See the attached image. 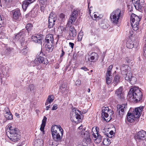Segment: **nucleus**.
Segmentation results:
<instances>
[{
    "mask_svg": "<svg viewBox=\"0 0 146 146\" xmlns=\"http://www.w3.org/2000/svg\"><path fill=\"white\" fill-rule=\"evenodd\" d=\"M78 15V11L77 10H74L72 15L68 20L67 24V27H70L69 35L67 36L68 39L74 40L76 35L77 33L74 27L72 25L75 22Z\"/></svg>",
    "mask_w": 146,
    "mask_h": 146,
    "instance_id": "nucleus-1",
    "label": "nucleus"
},
{
    "mask_svg": "<svg viewBox=\"0 0 146 146\" xmlns=\"http://www.w3.org/2000/svg\"><path fill=\"white\" fill-rule=\"evenodd\" d=\"M52 135L53 139L56 141H59L61 139L63 133V130L60 125H52L51 129Z\"/></svg>",
    "mask_w": 146,
    "mask_h": 146,
    "instance_id": "nucleus-2",
    "label": "nucleus"
},
{
    "mask_svg": "<svg viewBox=\"0 0 146 146\" xmlns=\"http://www.w3.org/2000/svg\"><path fill=\"white\" fill-rule=\"evenodd\" d=\"M128 96L130 97H132L134 101H139L141 99L142 94L138 87L133 86L130 89Z\"/></svg>",
    "mask_w": 146,
    "mask_h": 146,
    "instance_id": "nucleus-3",
    "label": "nucleus"
},
{
    "mask_svg": "<svg viewBox=\"0 0 146 146\" xmlns=\"http://www.w3.org/2000/svg\"><path fill=\"white\" fill-rule=\"evenodd\" d=\"M123 13L120 9H117L111 13L110 16L111 21L114 24H119L122 18Z\"/></svg>",
    "mask_w": 146,
    "mask_h": 146,
    "instance_id": "nucleus-4",
    "label": "nucleus"
},
{
    "mask_svg": "<svg viewBox=\"0 0 146 146\" xmlns=\"http://www.w3.org/2000/svg\"><path fill=\"white\" fill-rule=\"evenodd\" d=\"M19 130L17 128H12V126L9 127V130L6 133L7 135L10 139L13 141H17L20 137L18 134Z\"/></svg>",
    "mask_w": 146,
    "mask_h": 146,
    "instance_id": "nucleus-5",
    "label": "nucleus"
},
{
    "mask_svg": "<svg viewBox=\"0 0 146 146\" xmlns=\"http://www.w3.org/2000/svg\"><path fill=\"white\" fill-rule=\"evenodd\" d=\"M141 18V17L134 13L131 14L130 18L131 25L134 31H136L139 29V25Z\"/></svg>",
    "mask_w": 146,
    "mask_h": 146,
    "instance_id": "nucleus-6",
    "label": "nucleus"
},
{
    "mask_svg": "<svg viewBox=\"0 0 146 146\" xmlns=\"http://www.w3.org/2000/svg\"><path fill=\"white\" fill-rule=\"evenodd\" d=\"M27 33V31L25 30L21 31L19 33L17 34L15 36V39L17 41H19L21 43L22 46L24 43H23L25 40V36Z\"/></svg>",
    "mask_w": 146,
    "mask_h": 146,
    "instance_id": "nucleus-7",
    "label": "nucleus"
},
{
    "mask_svg": "<svg viewBox=\"0 0 146 146\" xmlns=\"http://www.w3.org/2000/svg\"><path fill=\"white\" fill-rule=\"evenodd\" d=\"M143 108V106L136 108L135 109L130 108L129 110V112L132 113L135 115L136 117L138 118L141 115L142 110Z\"/></svg>",
    "mask_w": 146,
    "mask_h": 146,
    "instance_id": "nucleus-8",
    "label": "nucleus"
},
{
    "mask_svg": "<svg viewBox=\"0 0 146 146\" xmlns=\"http://www.w3.org/2000/svg\"><path fill=\"white\" fill-rule=\"evenodd\" d=\"M132 2L137 10L140 11L142 10L143 7L144 0H132Z\"/></svg>",
    "mask_w": 146,
    "mask_h": 146,
    "instance_id": "nucleus-9",
    "label": "nucleus"
},
{
    "mask_svg": "<svg viewBox=\"0 0 146 146\" xmlns=\"http://www.w3.org/2000/svg\"><path fill=\"white\" fill-rule=\"evenodd\" d=\"M56 17V15L53 13H51L49 15L48 18V27L49 28H51L53 27L54 25Z\"/></svg>",
    "mask_w": 146,
    "mask_h": 146,
    "instance_id": "nucleus-10",
    "label": "nucleus"
},
{
    "mask_svg": "<svg viewBox=\"0 0 146 146\" xmlns=\"http://www.w3.org/2000/svg\"><path fill=\"white\" fill-rule=\"evenodd\" d=\"M80 111L78 110H76V108H73L72 109V111L70 114V119L71 120L73 121L74 120L73 118H76L77 119H80V115L81 114Z\"/></svg>",
    "mask_w": 146,
    "mask_h": 146,
    "instance_id": "nucleus-11",
    "label": "nucleus"
},
{
    "mask_svg": "<svg viewBox=\"0 0 146 146\" xmlns=\"http://www.w3.org/2000/svg\"><path fill=\"white\" fill-rule=\"evenodd\" d=\"M127 104H122L121 105H117V111L119 113V117H122L124 114V111L127 109Z\"/></svg>",
    "mask_w": 146,
    "mask_h": 146,
    "instance_id": "nucleus-12",
    "label": "nucleus"
},
{
    "mask_svg": "<svg viewBox=\"0 0 146 146\" xmlns=\"http://www.w3.org/2000/svg\"><path fill=\"white\" fill-rule=\"evenodd\" d=\"M109 109L108 107H103L102 108L101 117L102 118H104L107 122H108L110 119L109 118L106 119L105 118L108 117V112H109Z\"/></svg>",
    "mask_w": 146,
    "mask_h": 146,
    "instance_id": "nucleus-13",
    "label": "nucleus"
},
{
    "mask_svg": "<svg viewBox=\"0 0 146 146\" xmlns=\"http://www.w3.org/2000/svg\"><path fill=\"white\" fill-rule=\"evenodd\" d=\"M129 67L128 65H125L122 66L121 67V70L123 71V72H124L125 74V77L129 76L130 80L131 79V77H133L134 76L132 74V73L130 71H128V68Z\"/></svg>",
    "mask_w": 146,
    "mask_h": 146,
    "instance_id": "nucleus-14",
    "label": "nucleus"
},
{
    "mask_svg": "<svg viewBox=\"0 0 146 146\" xmlns=\"http://www.w3.org/2000/svg\"><path fill=\"white\" fill-rule=\"evenodd\" d=\"M85 129H83L81 133V136L84 138L85 140L88 142H90L91 139L90 138L89 133L87 131H84Z\"/></svg>",
    "mask_w": 146,
    "mask_h": 146,
    "instance_id": "nucleus-15",
    "label": "nucleus"
},
{
    "mask_svg": "<svg viewBox=\"0 0 146 146\" xmlns=\"http://www.w3.org/2000/svg\"><path fill=\"white\" fill-rule=\"evenodd\" d=\"M146 133L143 130H141L139 131L137 133L136 138L139 141L141 140H144L145 139Z\"/></svg>",
    "mask_w": 146,
    "mask_h": 146,
    "instance_id": "nucleus-16",
    "label": "nucleus"
},
{
    "mask_svg": "<svg viewBox=\"0 0 146 146\" xmlns=\"http://www.w3.org/2000/svg\"><path fill=\"white\" fill-rule=\"evenodd\" d=\"M4 115L7 120H11L13 119V115L7 107L5 109Z\"/></svg>",
    "mask_w": 146,
    "mask_h": 146,
    "instance_id": "nucleus-17",
    "label": "nucleus"
},
{
    "mask_svg": "<svg viewBox=\"0 0 146 146\" xmlns=\"http://www.w3.org/2000/svg\"><path fill=\"white\" fill-rule=\"evenodd\" d=\"M127 120L129 122H133L137 118L133 113L131 112H129V110L127 113Z\"/></svg>",
    "mask_w": 146,
    "mask_h": 146,
    "instance_id": "nucleus-18",
    "label": "nucleus"
},
{
    "mask_svg": "<svg viewBox=\"0 0 146 146\" xmlns=\"http://www.w3.org/2000/svg\"><path fill=\"white\" fill-rule=\"evenodd\" d=\"M13 17L14 19H17L21 15L20 11L19 9H16L12 11Z\"/></svg>",
    "mask_w": 146,
    "mask_h": 146,
    "instance_id": "nucleus-19",
    "label": "nucleus"
},
{
    "mask_svg": "<svg viewBox=\"0 0 146 146\" xmlns=\"http://www.w3.org/2000/svg\"><path fill=\"white\" fill-rule=\"evenodd\" d=\"M115 94L119 98H123L124 93L123 91L122 88L120 87L116 90Z\"/></svg>",
    "mask_w": 146,
    "mask_h": 146,
    "instance_id": "nucleus-20",
    "label": "nucleus"
},
{
    "mask_svg": "<svg viewBox=\"0 0 146 146\" xmlns=\"http://www.w3.org/2000/svg\"><path fill=\"white\" fill-rule=\"evenodd\" d=\"M69 87L66 84H63L61 85L60 87V91L62 94H67L68 91Z\"/></svg>",
    "mask_w": 146,
    "mask_h": 146,
    "instance_id": "nucleus-21",
    "label": "nucleus"
},
{
    "mask_svg": "<svg viewBox=\"0 0 146 146\" xmlns=\"http://www.w3.org/2000/svg\"><path fill=\"white\" fill-rule=\"evenodd\" d=\"M42 35H37L35 36H33L32 37V40L34 42L38 43L41 44V39L42 37Z\"/></svg>",
    "mask_w": 146,
    "mask_h": 146,
    "instance_id": "nucleus-22",
    "label": "nucleus"
},
{
    "mask_svg": "<svg viewBox=\"0 0 146 146\" xmlns=\"http://www.w3.org/2000/svg\"><path fill=\"white\" fill-rule=\"evenodd\" d=\"M99 57V56L97 53L93 52L91 53L90 59L91 62H95L98 60Z\"/></svg>",
    "mask_w": 146,
    "mask_h": 146,
    "instance_id": "nucleus-23",
    "label": "nucleus"
},
{
    "mask_svg": "<svg viewBox=\"0 0 146 146\" xmlns=\"http://www.w3.org/2000/svg\"><path fill=\"white\" fill-rule=\"evenodd\" d=\"M4 53L5 55L9 54L11 52L14 51V49L13 48L7 46L4 47Z\"/></svg>",
    "mask_w": 146,
    "mask_h": 146,
    "instance_id": "nucleus-24",
    "label": "nucleus"
},
{
    "mask_svg": "<svg viewBox=\"0 0 146 146\" xmlns=\"http://www.w3.org/2000/svg\"><path fill=\"white\" fill-rule=\"evenodd\" d=\"M54 41L53 35L52 34L47 35L45 38V42L46 43L53 42Z\"/></svg>",
    "mask_w": 146,
    "mask_h": 146,
    "instance_id": "nucleus-25",
    "label": "nucleus"
},
{
    "mask_svg": "<svg viewBox=\"0 0 146 146\" xmlns=\"http://www.w3.org/2000/svg\"><path fill=\"white\" fill-rule=\"evenodd\" d=\"M96 130V134H97V137L95 139V141L97 143H100L102 139L101 136L98 133L99 131V128L98 127H96L95 128Z\"/></svg>",
    "mask_w": 146,
    "mask_h": 146,
    "instance_id": "nucleus-26",
    "label": "nucleus"
},
{
    "mask_svg": "<svg viewBox=\"0 0 146 146\" xmlns=\"http://www.w3.org/2000/svg\"><path fill=\"white\" fill-rule=\"evenodd\" d=\"M129 78H130L129 76L125 77V80L129 82L131 84H134L136 83L137 81V79L134 76L133 77H131L132 78L131 80H130V79Z\"/></svg>",
    "mask_w": 146,
    "mask_h": 146,
    "instance_id": "nucleus-27",
    "label": "nucleus"
},
{
    "mask_svg": "<svg viewBox=\"0 0 146 146\" xmlns=\"http://www.w3.org/2000/svg\"><path fill=\"white\" fill-rule=\"evenodd\" d=\"M38 58L40 63H42L46 65L48 63V61L46 58L40 56Z\"/></svg>",
    "mask_w": 146,
    "mask_h": 146,
    "instance_id": "nucleus-28",
    "label": "nucleus"
},
{
    "mask_svg": "<svg viewBox=\"0 0 146 146\" xmlns=\"http://www.w3.org/2000/svg\"><path fill=\"white\" fill-rule=\"evenodd\" d=\"M47 119V118L45 116H44L42 120V124L40 129L41 131H42L43 132H44V128L46 125Z\"/></svg>",
    "mask_w": 146,
    "mask_h": 146,
    "instance_id": "nucleus-29",
    "label": "nucleus"
},
{
    "mask_svg": "<svg viewBox=\"0 0 146 146\" xmlns=\"http://www.w3.org/2000/svg\"><path fill=\"white\" fill-rule=\"evenodd\" d=\"M54 100V96L52 95H50L48 96L45 105H47L48 104H51Z\"/></svg>",
    "mask_w": 146,
    "mask_h": 146,
    "instance_id": "nucleus-30",
    "label": "nucleus"
},
{
    "mask_svg": "<svg viewBox=\"0 0 146 146\" xmlns=\"http://www.w3.org/2000/svg\"><path fill=\"white\" fill-rule=\"evenodd\" d=\"M134 44L131 39H129L126 42V46L129 48H132L134 46Z\"/></svg>",
    "mask_w": 146,
    "mask_h": 146,
    "instance_id": "nucleus-31",
    "label": "nucleus"
},
{
    "mask_svg": "<svg viewBox=\"0 0 146 146\" xmlns=\"http://www.w3.org/2000/svg\"><path fill=\"white\" fill-rule=\"evenodd\" d=\"M43 141L40 139H37L34 142V146H43Z\"/></svg>",
    "mask_w": 146,
    "mask_h": 146,
    "instance_id": "nucleus-32",
    "label": "nucleus"
},
{
    "mask_svg": "<svg viewBox=\"0 0 146 146\" xmlns=\"http://www.w3.org/2000/svg\"><path fill=\"white\" fill-rule=\"evenodd\" d=\"M29 1H27V0H25L23 1V3L22 5V7L24 11H25L28 5L31 3Z\"/></svg>",
    "mask_w": 146,
    "mask_h": 146,
    "instance_id": "nucleus-33",
    "label": "nucleus"
},
{
    "mask_svg": "<svg viewBox=\"0 0 146 146\" xmlns=\"http://www.w3.org/2000/svg\"><path fill=\"white\" fill-rule=\"evenodd\" d=\"M46 46L47 48L48 49L49 52H52L54 48V43L52 42L51 43H46Z\"/></svg>",
    "mask_w": 146,
    "mask_h": 146,
    "instance_id": "nucleus-34",
    "label": "nucleus"
},
{
    "mask_svg": "<svg viewBox=\"0 0 146 146\" xmlns=\"http://www.w3.org/2000/svg\"><path fill=\"white\" fill-rule=\"evenodd\" d=\"M119 82V76L118 75L115 76L112 84L114 86H116Z\"/></svg>",
    "mask_w": 146,
    "mask_h": 146,
    "instance_id": "nucleus-35",
    "label": "nucleus"
},
{
    "mask_svg": "<svg viewBox=\"0 0 146 146\" xmlns=\"http://www.w3.org/2000/svg\"><path fill=\"white\" fill-rule=\"evenodd\" d=\"M106 82L107 84H110L111 82L112 75L106 74Z\"/></svg>",
    "mask_w": 146,
    "mask_h": 146,
    "instance_id": "nucleus-36",
    "label": "nucleus"
},
{
    "mask_svg": "<svg viewBox=\"0 0 146 146\" xmlns=\"http://www.w3.org/2000/svg\"><path fill=\"white\" fill-rule=\"evenodd\" d=\"M111 143L110 140L108 138L104 139L103 140V144L106 146H107L109 145Z\"/></svg>",
    "mask_w": 146,
    "mask_h": 146,
    "instance_id": "nucleus-37",
    "label": "nucleus"
},
{
    "mask_svg": "<svg viewBox=\"0 0 146 146\" xmlns=\"http://www.w3.org/2000/svg\"><path fill=\"white\" fill-rule=\"evenodd\" d=\"M33 25L31 24H28L26 26V28L28 33L32 29Z\"/></svg>",
    "mask_w": 146,
    "mask_h": 146,
    "instance_id": "nucleus-38",
    "label": "nucleus"
},
{
    "mask_svg": "<svg viewBox=\"0 0 146 146\" xmlns=\"http://www.w3.org/2000/svg\"><path fill=\"white\" fill-rule=\"evenodd\" d=\"M113 67L112 65H111L109 66L106 74H107V75H108V74L111 75V71Z\"/></svg>",
    "mask_w": 146,
    "mask_h": 146,
    "instance_id": "nucleus-39",
    "label": "nucleus"
},
{
    "mask_svg": "<svg viewBox=\"0 0 146 146\" xmlns=\"http://www.w3.org/2000/svg\"><path fill=\"white\" fill-rule=\"evenodd\" d=\"M33 63L34 66L39 65L40 63L38 58H35L33 61Z\"/></svg>",
    "mask_w": 146,
    "mask_h": 146,
    "instance_id": "nucleus-40",
    "label": "nucleus"
},
{
    "mask_svg": "<svg viewBox=\"0 0 146 146\" xmlns=\"http://www.w3.org/2000/svg\"><path fill=\"white\" fill-rule=\"evenodd\" d=\"M83 35V32H80L79 33L78 38V41H80L82 40Z\"/></svg>",
    "mask_w": 146,
    "mask_h": 146,
    "instance_id": "nucleus-41",
    "label": "nucleus"
},
{
    "mask_svg": "<svg viewBox=\"0 0 146 146\" xmlns=\"http://www.w3.org/2000/svg\"><path fill=\"white\" fill-rule=\"evenodd\" d=\"M34 86L33 84H30L27 88V91L28 92L34 90Z\"/></svg>",
    "mask_w": 146,
    "mask_h": 146,
    "instance_id": "nucleus-42",
    "label": "nucleus"
},
{
    "mask_svg": "<svg viewBox=\"0 0 146 146\" xmlns=\"http://www.w3.org/2000/svg\"><path fill=\"white\" fill-rule=\"evenodd\" d=\"M61 51H62V53L60 55V59L61 60V61H62V57L64 55L65 52H64L62 48Z\"/></svg>",
    "mask_w": 146,
    "mask_h": 146,
    "instance_id": "nucleus-43",
    "label": "nucleus"
},
{
    "mask_svg": "<svg viewBox=\"0 0 146 146\" xmlns=\"http://www.w3.org/2000/svg\"><path fill=\"white\" fill-rule=\"evenodd\" d=\"M75 83L76 86H79L81 84V81L80 80H78L76 81Z\"/></svg>",
    "mask_w": 146,
    "mask_h": 146,
    "instance_id": "nucleus-44",
    "label": "nucleus"
},
{
    "mask_svg": "<svg viewBox=\"0 0 146 146\" xmlns=\"http://www.w3.org/2000/svg\"><path fill=\"white\" fill-rule=\"evenodd\" d=\"M69 46L72 48L73 49L74 48V43L70 42L69 43Z\"/></svg>",
    "mask_w": 146,
    "mask_h": 146,
    "instance_id": "nucleus-45",
    "label": "nucleus"
},
{
    "mask_svg": "<svg viewBox=\"0 0 146 146\" xmlns=\"http://www.w3.org/2000/svg\"><path fill=\"white\" fill-rule=\"evenodd\" d=\"M57 105L56 104L54 105L52 108V110H55L57 109Z\"/></svg>",
    "mask_w": 146,
    "mask_h": 146,
    "instance_id": "nucleus-46",
    "label": "nucleus"
},
{
    "mask_svg": "<svg viewBox=\"0 0 146 146\" xmlns=\"http://www.w3.org/2000/svg\"><path fill=\"white\" fill-rule=\"evenodd\" d=\"M3 23V21L2 19L1 16H0V28L2 27V24Z\"/></svg>",
    "mask_w": 146,
    "mask_h": 146,
    "instance_id": "nucleus-47",
    "label": "nucleus"
},
{
    "mask_svg": "<svg viewBox=\"0 0 146 146\" xmlns=\"http://www.w3.org/2000/svg\"><path fill=\"white\" fill-rule=\"evenodd\" d=\"M92 135H93V137L94 138L96 139L97 137V134L96 133H94L93 132Z\"/></svg>",
    "mask_w": 146,
    "mask_h": 146,
    "instance_id": "nucleus-48",
    "label": "nucleus"
},
{
    "mask_svg": "<svg viewBox=\"0 0 146 146\" xmlns=\"http://www.w3.org/2000/svg\"><path fill=\"white\" fill-rule=\"evenodd\" d=\"M81 69H82V70H84L85 71H86L88 70V68H86L85 66H84L83 67H82L81 68Z\"/></svg>",
    "mask_w": 146,
    "mask_h": 146,
    "instance_id": "nucleus-49",
    "label": "nucleus"
},
{
    "mask_svg": "<svg viewBox=\"0 0 146 146\" xmlns=\"http://www.w3.org/2000/svg\"><path fill=\"white\" fill-rule=\"evenodd\" d=\"M60 17L61 18L63 19V18H64L65 17V15L63 13H61L60 15Z\"/></svg>",
    "mask_w": 146,
    "mask_h": 146,
    "instance_id": "nucleus-50",
    "label": "nucleus"
},
{
    "mask_svg": "<svg viewBox=\"0 0 146 146\" xmlns=\"http://www.w3.org/2000/svg\"><path fill=\"white\" fill-rule=\"evenodd\" d=\"M143 50L145 54H146V43L145 45V46L144 47Z\"/></svg>",
    "mask_w": 146,
    "mask_h": 146,
    "instance_id": "nucleus-51",
    "label": "nucleus"
},
{
    "mask_svg": "<svg viewBox=\"0 0 146 146\" xmlns=\"http://www.w3.org/2000/svg\"><path fill=\"white\" fill-rule=\"evenodd\" d=\"M55 68H59V65L58 64H56L55 65Z\"/></svg>",
    "mask_w": 146,
    "mask_h": 146,
    "instance_id": "nucleus-52",
    "label": "nucleus"
},
{
    "mask_svg": "<svg viewBox=\"0 0 146 146\" xmlns=\"http://www.w3.org/2000/svg\"><path fill=\"white\" fill-rule=\"evenodd\" d=\"M50 105H49L48 106H46V110H49V109L50 108Z\"/></svg>",
    "mask_w": 146,
    "mask_h": 146,
    "instance_id": "nucleus-53",
    "label": "nucleus"
},
{
    "mask_svg": "<svg viewBox=\"0 0 146 146\" xmlns=\"http://www.w3.org/2000/svg\"><path fill=\"white\" fill-rule=\"evenodd\" d=\"M15 115L18 118H19L20 117L19 114L17 113H15Z\"/></svg>",
    "mask_w": 146,
    "mask_h": 146,
    "instance_id": "nucleus-54",
    "label": "nucleus"
},
{
    "mask_svg": "<svg viewBox=\"0 0 146 146\" xmlns=\"http://www.w3.org/2000/svg\"><path fill=\"white\" fill-rule=\"evenodd\" d=\"M110 133L111 135H112L114 134V132L113 131H111L110 132Z\"/></svg>",
    "mask_w": 146,
    "mask_h": 146,
    "instance_id": "nucleus-55",
    "label": "nucleus"
},
{
    "mask_svg": "<svg viewBox=\"0 0 146 146\" xmlns=\"http://www.w3.org/2000/svg\"><path fill=\"white\" fill-rule=\"evenodd\" d=\"M49 145L52 146L53 145V142L52 141H49Z\"/></svg>",
    "mask_w": 146,
    "mask_h": 146,
    "instance_id": "nucleus-56",
    "label": "nucleus"
},
{
    "mask_svg": "<svg viewBox=\"0 0 146 146\" xmlns=\"http://www.w3.org/2000/svg\"><path fill=\"white\" fill-rule=\"evenodd\" d=\"M35 0H27V1H29L30 3H32L34 2Z\"/></svg>",
    "mask_w": 146,
    "mask_h": 146,
    "instance_id": "nucleus-57",
    "label": "nucleus"
},
{
    "mask_svg": "<svg viewBox=\"0 0 146 146\" xmlns=\"http://www.w3.org/2000/svg\"><path fill=\"white\" fill-rule=\"evenodd\" d=\"M94 17L95 18H98L99 17L96 14H95L94 15Z\"/></svg>",
    "mask_w": 146,
    "mask_h": 146,
    "instance_id": "nucleus-58",
    "label": "nucleus"
},
{
    "mask_svg": "<svg viewBox=\"0 0 146 146\" xmlns=\"http://www.w3.org/2000/svg\"><path fill=\"white\" fill-rule=\"evenodd\" d=\"M40 1H42L41 3H45L46 1V0H39Z\"/></svg>",
    "mask_w": 146,
    "mask_h": 146,
    "instance_id": "nucleus-59",
    "label": "nucleus"
},
{
    "mask_svg": "<svg viewBox=\"0 0 146 146\" xmlns=\"http://www.w3.org/2000/svg\"><path fill=\"white\" fill-rule=\"evenodd\" d=\"M103 56H103V57L102 58V61H103V60H104V59L105 57V54H103Z\"/></svg>",
    "mask_w": 146,
    "mask_h": 146,
    "instance_id": "nucleus-60",
    "label": "nucleus"
},
{
    "mask_svg": "<svg viewBox=\"0 0 146 146\" xmlns=\"http://www.w3.org/2000/svg\"><path fill=\"white\" fill-rule=\"evenodd\" d=\"M82 125H81L78 127V129H82Z\"/></svg>",
    "mask_w": 146,
    "mask_h": 146,
    "instance_id": "nucleus-61",
    "label": "nucleus"
},
{
    "mask_svg": "<svg viewBox=\"0 0 146 146\" xmlns=\"http://www.w3.org/2000/svg\"><path fill=\"white\" fill-rule=\"evenodd\" d=\"M111 115H110V116L111 115H112L113 114V111H111Z\"/></svg>",
    "mask_w": 146,
    "mask_h": 146,
    "instance_id": "nucleus-62",
    "label": "nucleus"
},
{
    "mask_svg": "<svg viewBox=\"0 0 146 146\" xmlns=\"http://www.w3.org/2000/svg\"><path fill=\"white\" fill-rule=\"evenodd\" d=\"M90 92V88H88V92Z\"/></svg>",
    "mask_w": 146,
    "mask_h": 146,
    "instance_id": "nucleus-63",
    "label": "nucleus"
},
{
    "mask_svg": "<svg viewBox=\"0 0 146 146\" xmlns=\"http://www.w3.org/2000/svg\"><path fill=\"white\" fill-rule=\"evenodd\" d=\"M55 135H57V133H55Z\"/></svg>",
    "mask_w": 146,
    "mask_h": 146,
    "instance_id": "nucleus-64",
    "label": "nucleus"
}]
</instances>
